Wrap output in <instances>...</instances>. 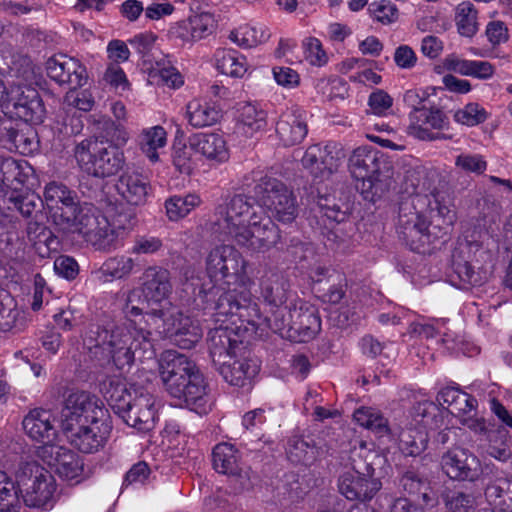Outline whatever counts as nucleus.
Instances as JSON below:
<instances>
[{
  "mask_svg": "<svg viewBox=\"0 0 512 512\" xmlns=\"http://www.w3.org/2000/svg\"><path fill=\"white\" fill-rule=\"evenodd\" d=\"M107 55L112 61L111 64L126 62L130 57V51L125 42L121 40H112L107 45Z\"/></svg>",
  "mask_w": 512,
  "mask_h": 512,
  "instance_id": "69168bd1",
  "label": "nucleus"
},
{
  "mask_svg": "<svg viewBox=\"0 0 512 512\" xmlns=\"http://www.w3.org/2000/svg\"><path fill=\"white\" fill-rule=\"evenodd\" d=\"M445 503L450 512H472L476 506L474 497L463 492L448 494Z\"/></svg>",
  "mask_w": 512,
  "mask_h": 512,
  "instance_id": "6e6d98bb",
  "label": "nucleus"
},
{
  "mask_svg": "<svg viewBox=\"0 0 512 512\" xmlns=\"http://www.w3.org/2000/svg\"><path fill=\"white\" fill-rule=\"evenodd\" d=\"M74 157L82 171L97 178L114 176L125 164L124 153L117 146L92 138L75 146Z\"/></svg>",
  "mask_w": 512,
  "mask_h": 512,
  "instance_id": "4468645a",
  "label": "nucleus"
},
{
  "mask_svg": "<svg viewBox=\"0 0 512 512\" xmlns=\"http://www.w3.org/2000/svg\"><path fill=\"white\" fill-rule=\"evenodd\" d=\"M103 81L116 92L129 90L130 84L124 70L117 64H109L103 74Z\"/></svg>",
  "mask_w": 512,
  "mask_h": 512,
  "instance_id": "603ef678",
  "label": "nucleus"
},
{
  "mask_svg": "<svg viewBox=\"0 0 512 512\" xmlns=\"http://www.w3.org/2000/svg\"><path fill=\"white\" fill-rule=\"evenodd\" d=\"M276 134L284 146L299 144L307 135L305 118L297 108L285 110L276 123Z\"/></svg>",
  "mask_w": 512,
  "mask_h": 512,
  "instance_id": "cd10ccee",
  "label": "nucleus"
},
{
  "mask_svg": "<svg viewBox=\"0 0 512 512\" xmlns=\"http://www.w3.org/2000/svg\"><path fill=\"white\" fill-rule=\"evenodd\" d=\"M214 60L220 73L233 78H242L249 69L246 57L234 49H218Z\"/></svg>",
  "mask_w": 512,
  "mask_h": 512,
  "instance_id": "2f4dec72",
  "label": "nucleus"
},
{
  "mask_svg": "<svg viewBox=\"0 0 512 512\" xmlns=\"http://www.w3.org/2000/svg\"><path fill=\"white\" fill-rule=\"evenodd\" d=\"M315 88L328 99L341 98L344 99L348 88L344 80L340 78H321L317 80Z\"/></svg>",
  "mask_w": 512,
  "mask_h": 512,
  "instance_id": "8fccbe9b",
  "label": "nucleus"
},
{
  "mask_svg": "<svg viewBox=\"0 0 512 512\" xmlns=\"http://www.w3.org/2000/svg\"><path fill=\"white\" fill-rule=\"evenodd\" d=\"M213 467L218 473L234 475L238 471V450L229 443L217 444L212 453Z\"/></svg>",
  "mask_w": 512,
  "mask_h": 512,
  "instance_id": "58836bf2",
  "label": "nucleus"
},
{
  "mask_svg": "<svg viewBox=\"0 0 512 512\" xmlns=\"http://www.w3.org/2000/svg\"><path fill=\"white\" fill-rule=\"evenodd\" d=\"M189 144L195 153L204 157L212 165L225 163L229 159V149L224 137L218 133H196L189 137Z\"/></svg>",
  "mask_w": 512,
  "mask_h": 512,
  "instance_id": "a878e982",
  "label": "nucleus"
},
{
  "mask_svg": "<svg viewBox=\"0 0 512 512\" xmlns=\"http://www.w3.org/2000/svg\"><path fill=\"white\" fill-rule=\"evenodd\" d=\"M409 135L419 140L432 141L438 138L434 130H443L448 127L447 116L437 107H424L409 113Z\"/></svg>",
  "mask_w": 512,
  "mask_h": 512,
  "instance_id": "5701e85b",
  "label": "nucleus"
},
{
  "mask_svg": "<svg viewBox=\"0 0 512 512\" xmlns=\"http://www.w3.org/2000/svg\"><path fill=\"white\" fill-rule=\"evenodd\" d=\"M36 454L45 464L53 468L60 478L79 482L83 473V462L75 452L60 445L46 444L39 446Z\"/></svg>",
  "mask_w": 512,
  "mask_h": 512,
  "instance_id": "6ab92c4d",
  "label": "nucleus"
},
{
  "mask_svg": "<svg viewBox=\"0 0 512 512\" xmlns=\"http://www.w3.org/2000/svg\"><path fill=\"white\" fill-rule=\"evenodd\" d=\"M206 272L212 286L203 289L207 302L233 298L235 302H243L240 294L247 291L249 279L246 277V261L231 245H220L213 248L206 258Z\"/></svg>",
  "mask_w": 512,
  "mask_h": 512,
  "instance_id": "0eeeda50",
  "label": "nucleus"
},
{
  "mask_svg": "<svg viewBox=\"0 0 512 512\" xmlns=\"http://www.w3.org/2000/svg\"><path fill=\"white\" fill-rule=\"evenodd\" d=\"M288 287L287 280L281 274L268 273L262 277L260 282L261 296L272 309L275 308V310H272L271 317L265 316L267 322L262 326L269 327V324L276 320V315L277 318H281L289 310L285 305L288 299ZM262 316L264 317V315Z\"/></svg>",
  "mask_w": 512,
  "mask_h": 512,
  "instance_id": "393cba45",
  "label": "nucleus"
},
{
  "mask_svg": "<svg viewBox=\"0 0 512 512\" xmlns=\"http://www.w3.org/2000/svg\"><path fill=\"white\" fill-rule=\"evenodd\" d=\"M288 456L292 462L308 464L316 457V448L301 438L291 440Z\"/></svg>",
  "mask_w": 512,
  "mask_h": 512,
  "instance_id": "09e8293b",
  "label": "nucleus"
},
{
  "mask_svg": "<svg viewBox=\"0 0 512 512\" xmlns=\"http://www.w3.org/2000/svg\"><path fill=\"white\" fill-rule=\"evenodd\" d=\"M161 381L167 393L198 414L210 409L207 384L196 364L175 350L164 351L158 361Z\"/></svg>",
  "mask_w": 512,
  "mask_h": 512,
  "instance_id": "39448f33",
  "label": "nucleus"
},
{
  "mask_svg": "<svg viewBox=\"0 0 512 512\" xmlns=\"http://www.w3.org/2000/svg\"><path fill=\"white\" fill-rule=\"evenodd\" d=\"M348 168L352 177L361 181L358 188L368 201H376L391 186L392 179L387 164L381 161L377 151L369 146H360L352 151L348 159Z\"/></svg>",
  "mask_w": 512,
  "mask_h": 512,
  "instance_id": "9d476101",
  "label": "nucleus"
},
{
  "mask_svg": "<svg viewBox=\"0 0 512 512\" xmlns=\"http://www.w3.org/2000/svg\"><path fill=\"white\" fill-rule=\"evenodd\" d=\"M127 321L108 327H97L90 331L87 346L98 354V350L106 352L114 365L123 370L130 368L136 360L144 361L155 356V350L150 338L151 333L137 328L127 317Z\"/></svg>",
  "mask_w": 512,
  "mask_h": 512,
  "instance_id": "20e7f679",
  "label": "nucleus"
},
{
  "mask_svg": "<svg viewBox=\"0 0 512 512\" xmlns=\"http://www.w3.org/2000/svg\"><path fill=\"white\" fill-rule=\"evenodd\" d=\"M272 74L275 82L285 89H294L300 85V75L290 67L275 66Z\"/></svg>",
  "mask_w": 512,
  "mask_h": 512,
  "instance_id": "13d9d810",
  "label": "nucleus"
},
{
  "mask_svg": "<svg viewBox=\"0 0 512 512\" xmlns=\"http://www.w3.org/2000/svg\"><path fill=\"white\" fill-rule=\"evenodd\" d=\"M440 464L449 478L459 481H478L484 472L479 458L462 447H453L446 451Z\"/></svg>",
  "mask_w": 512,
  "mask_h": 512,
  "instance_id": "aec40b11",
  "label": "nucleus"
},
{
  "mask_svg": "<svg viewBox=\"0 0 512 512\" xmlns=\"http://www.w3.org/2000/svg\"><path fill=\"white\" fill-rule=\"evenodd\" d=\"M166 142V131L159 125L143 129L138 136L140 150L153 163L159 160L158 149L163 148Z\"/></svg>",
  "mask_w": 512,
  "mask_h": 512,
  "instance_id": "c9c22d12",
  "label": "nucleus"
},
{
  "mask_svg": "<svg viewBox=\"0 0 512 512\" xmlns=\"http://www.w3.org/2000/svg\"><path fill=\"white\" fill-rule=\"evenodd\" d=\"M56 273L66 279H74L78 274L77 262L69 256H59L54 262Z\"/></svg>",
  "mask_w": 512,
  "mask_h": 512,
  "instance_id": "0e129e2a",
  "label": "nucleus"
},
{
  "mask_svg": "<svg viewBox=\"0 0 512 512\" xmlns=\"http://www.w3.org/2000/svg\"><path fill=\"white\" fill-rule=\"evenodd\" d=\"M400 487L411 496L421 497L426 506L436 503L429 480L417 471H406L400 478Z\"/></svg>",
  "mask_w": 512,
  "mask_h": 512,
  "instance_id": "f704fd0d",
  "label": "nucleus"
},
{
  "mask_svg": "<svg viewBox=\"0 0 512 512\" xmlns=\"http://www.w3.org/2000/svg\"><path fill=\"white\" fill-rule=\"evenodd\" d=\"M447 411L429 400L417 402L394 429L400 450L408 456L420 455L427 447L429 432L444 424Z\"/></svg>",
  "mask_w": 512,
  "mask_h": 512,
  "instance_id": "1a4fd4ad",
  "label": "nucleus"
},
{
  "mask_svg": "<svg viewBox=\"0 0 512 512\" xmlns=\"http://www.w3.org/2000/svg\"><path fill=\"white\" fill-rule=\"evenodd\" d=\"M186 116L191 126L204 128L216 124L221 118V112L212 103L194 99L186 106Z\"/></svg>",
  "mask_w": 512,
  "mask_h": 512,
  "instance_id": "72a5a7b5",
  "label": "nucleus"
},
{
  "mask_svg": "<svg viewBox=\"0 0 512 512\" xmlns=\"http://www.w3.org/2000/svg\"><path fill=\"white\" fill-rule=\"evenodd\" d=\"M138 268L137 262L130 256L117 255L108 258L100 267L99 279L103 282H110L114 279H126Z\"/></svg>",
  "mask_w": 512,
  "mask_h": 512,
  "instance_id": "473e14b6",
  "label": "nucleus"
},
{
  "mask_svg": "<svg viewBox=\"0 0 512 512\" xmlns=\"http://www.w3.org/2000/svg\"><path fill=\"white\" fill-rule=\"evenodd\" d=\"M162 240L154 236H142L135 241L132 252L136 254H153L162 248Z\"/></svg>",
  "mask_w": 512,
  "mask_h": 512,
  "instance_id": "774afa93",
  "label": "nucleus"
},
{
  "mask_svg": "<svg viewBox=\"0 0 512 512\" xmlns=\"http://www.w3.org/2000/svg\"><path fill=\"white\" fill-rule=\"evenodd\" d=\"M152 319L159 332L181 349L193 348L203 336L199 323L172 303H167L165 308L154 309Z\"/></svg>",
  "mask_w": 512,
  "mask_h": 512,
  "instance_id": "dca6fc26",
  "label": "nucleus"
},
{
  "mask_svg": "<svg viewBox=\"0 0 512 512\" xmlns=\"http://www.w3.org/2000/svg\"><path fill=\"white\" fill-rule=\"evenodd\" d=\"M194 148L191 144L175 142L172 148V162L179 172L190 174L195 166Z\"/></svg>",
  "mask_w": 512,
  "mask_h": 512,
  "instance_id": "a18cd8bd",
  "label": "nucleus"
},
{
  "mask_svg": "<svg viewBox=\"0 0 512 512\" xmlns=\"http://www.w3.org/2000/svg\"><path fill=\"white\" fill-rule=\"evenodd\" d=\"M0 142L10 150L27 155L34 152L38 147L36 134L29 128L27 132L16 130L10 120L0 115Z\"/></svg>",
  "mask_w": 512,
  "mask_h": 512,
  "instance_id": "c756f323",
  "label": "nucleus"
},
{
  "mask_svg": "<svg viewBox=\"0 0 512 512\" xmlns=\"http://www.w3.org/2000/svg\"><path fill=\"white\" fill-rule=\"evenodd\" d=\"M430 92L428 89H409L403 95L404 103L415 111L425 107L424 103L428 100Z\"/></svg>",
  "mask_w": 512,
  "mask_h": 512,
  "instance_id": "338daca9",
  "label": "nucleus"
},
{
  "mask_svg": "<svg viewBox=\"0 0 512 512\" xmlns=\"http://www.w3.org/2000/svg\"><path fill=\"white\" fill-rule=\"evenodd\" d=\"M229 357L218 366L224 380L234 386H244L259 371L256 361L244 356Z\"/></svg>",
  "mask_w": 512,
  "mask_h": 512,
  "instance_id": "7c9ffc66",
  "label": "nucleus"
},
{
  "mask_svg": "<svg viewBox=\"0 0 512 512\" xmlns=\"http://www.w3.org/2000/svg\"><path fill=\"white\" fill-rule=\"evenodd\" d=\"M201 198L195 193L174 195L165 201L166 215L170 221H179L201 204Z\"/></svg>",
  "mask_w": 512,
  "mask_h": 512,
  "instance_id": "4c0bfd02",
  "label": "nucleus"
},
{
  "mask_svg": "<svg viewBox=\"0 0 512 512\" xmlns=\"http://www.w3.org/2000/svg\"><path fill=\"white\" fill-rule=\"evenodd\" d=\"M488 117L486 110L478 103H468L454 112L453 118L457 123L475 126L483 123Z\"/></svg>",
  "mask_w": 512,
  "mask_h": 512,
  "instance_id": "de8ad7c7",
  "label": "nucleus"
},
{
  "mask_svg": "<svg viewBox=\"0 0 512 512\" xmlns=\"http://www.w3.org/2000/svg\"><path fill=\"white\" fill-rule=\"evenodd\" d=\"M243 302L233 298L216 301L214 309L215 322L219 326L210 330L208 347L213 363L217 366L229 357H238L246 353L244 346L245 332H255L267 322L262 316L258 304L244 292L240 294Z\"/></svg>",
  "mask_w": 512,
  "mask_h": 512,
  "instance_id": "f03ea898",
  "label": "nucleus"
},
{
  "mask_svg": "<svg viewBox=\"0 0 512 512\" xmlns=\"http://www.w3.org/2000/svg\"><path fill=\"white\" fill-rule=\"evenodd\" d=\"M322 146L312 145L307 148L304 156L302 157V165L305 169L316 178H323L322 166Z\"/></svg>",
  "mask_w": 512,
  "mask_h": 512,
  "instance_id": "4d7b16f0",
  "label": "nucleus"
},
{
  "mask_svg": "<svg viewBox=\"0 0 512 512\" xmlns=\"http://www.w3.org/2000/svg\"><path fill=\"white\" fill-rule=\"evenodd\" d=\"M9 209L18 210L23 216L30 217L36 208L34 196L11 195L8 198Z\"/></svg>",
  "mask_w": 512,
  "mask_h": 512,
  "instance_id": "e2e57ef3",
  "label": "nucleus"
},
{
  "mask_svg": "<svg viewBox=\"0 0 512 512\" xmlns=\"http://www.w3.org/2000/svg\"><path fill=\"white\" fill-rule=\"evenodd\" d=\"M456 166L466 172L481 174L486 170L487 163L481 155L461 154L456 158Z\"/></svg>",
  "mask_w": 512,
  "mask_h": 512,
  "instance_id": "bf43d9fd",
  "label": "nucleus"
},
{
  "mask_svg": "<svg viewBox=\"0 0 512 512\" xmlns=\"http://www.w3.org/2000/svg\"><path fill=\"white\" fill-rule=\"evenodd\" d=\"M270 37L264 26L244 25L230 33L229 38L237 45L251 48L266 42Z\"/></svg>",
  "mask_w": 512,
  "mask_h": 512,
  "instance_id": "a19ab883",
  "label": "nucleus"
},
{
  "mask_svg": "<svg viewBox=\"0 0 512 512\" xmlns=\"http://www.w3.org/2000/svg\"><path fill=\"white\" fill-rule=\"evenodd\" d=\"M426 212L432 217H438L446 226H452L457 219L453 201L446 192L436 189L428 193L417 191L411 196L410 203L401 204L397 223L399 236L412 249H418L419 244L428 238Z\"/></svg>",
  "mask_w": 512,
  "mask_h": 512,
  "instance_id": "423d86ee",
  "label": "nucleus"
},
{
  "mask_svg": "<svg viewBox=\"0 0 512 512\" xmlns=\"http://www.w3.org/2000/svg\"><path fill=\"white\" fill-rule=\"evenodd\" d=\"M261 204L244 195H235L216 210L218 230L237 245L252 252H265L280 241L277 225L267 216L262 206L282 223H291L297 217L296 198L282 182L262 180L255 187Z\"/></svg>",
  "mask_w": 512,
  "mask_h": 512,
  "instance_id": "f257e3e1",
  "label": "nucleus"
},
{
  "mask_svg": "<svg viewBox=\"0 0 512 512\" xmlns=\"http://www.w3.org/2000/svg\"><path fill=\"white\" fill-rule=\"evenodd\" d=\"M19 491L15 482L0 470V512H19Z\"/></svg>",
  "mask_w": 512,
  "mask_h": 512,
  "instance_id": "37998d69",
  "label": "nucleus"
},
{
  "mask_svg": "<svg viewBox=\"0 0 512 512\" xmlns=\"http://www.w3.org/2000/svg\"><path fill=\"white\" fill-rule=\"evenodd\" d=\"M171 293L169 271L159 266H150L142 273L141 288L132 289L128 293L124 313L126 317H137L149 306L165 308L167 303H170L168 298ZM154 309L152 308L151 313Z\"/></svg>",
  "mask_w": 512,
  "mask_h": 512,
  "instance_id": "f8f14e48",
  "label": "nucleus"
},
{
  "mask_svg": "<svg viewBox=\"0 0 512 512\" xmlns=\"http://www.w3.org/2000/svg\"><path fill=\"white\" fill-rule=\"evenodd\" d=\"M368 105L375 115H386L393 105L392 97L383 90H377L370 94Z\"/></svg>",
  "mask_w": 512,
  "mask_h": 512,
  "instance_id": "052dcab7",
  "label": "nucleus"
},
{
  "mask_svg": "<svg viewBox=\"0 0 512 512\" xmlns=\"http://www.w3.org/2000/svg\"><path fill=\"white\" fill-rule=\"evenodd\" d=\"M16 477L23 501L28 507L48 509L53 506L56 482L48 470L34 461L22 462Z\"/></svg>",
  "mask_w": 512,
  "mask_h": 512,
  "instance_id": "2eb2a0df",
  "label": "nucleus"
},
{
  "mask_svg": "<svg viewBox=\"0 0 512 512\" xmlns=\"http://www.w3.org/2000/svg\"><path fill=\"white\" fill-rule=\"evenodd\" d=\"M238 122L246 134H254L267 126V113L258 104L244 103L238 108Z\"/></svg>",
  "mask_w": 512,
  "mask_h": 512,
  "instance_id": "e433bc0d",
  "label": "nucleus"
},
{
  "mask_svg": "<svg viewBox=\"0 0 512 512\" xmlns=\"http://www.w3.org/2000/svg\"><path fill=\"white\" fill-rule=\"evenodd\" d=\"M100 390L113 410L124 422L138 430L148 432L156 421V399L141 387L129 384L119 376H110L100 384Z\"/></svg>",
  "mask_w": 512,
  "mask_h": 512,
  "instance_id": "6e6552de",
  "label": "nucleus"
},
{
  "mask_svg": "<svg viewBox=\"0 0 512 512\" xmlns=\"http://www.w3.org/2000/svg\"><path fill=\"white\" fill-rule=\"evenodd\" d=\"M322 168L323 178L335 172L342 160L345 158L343 146L337 142H329L322 146Z\"/></svg>",
  "mask_w": 512,
  "mask_h": 512,
  "instance_id": "c03bdc74",
  "label": "nucleus"
},
{
  "mask_svg": "<svg viewBox=\"0 0 512 512\" xmlns=\"http://www.w3.org/2000/svg\"><path fill=\"white\" fill-rule=\"evenodd\" d=\"M61 428L70 443L81 452L94 453L105 445L112 422L102 400L88 392L75 391L65 399Z\"/></svg>",
  "mask_w": 512,
  "mask_h": 512,
  "instance_id": "7ed1b4c3",
  "label": "nucleus"
},
{
  "mask_svg": "<svg viewBox=\"0 0 512 512\" xmlns=\"http://www.w3.org/2000/svg\"><path fill=\"white\" fill-rule=\"evenodd\" d=\"M269 328L281 334L288 328L298 335L300 342H308L320 332L321 320L313 306L301 304L289 309L281 318L276 317Z\"/></svg>",
  "mask_w": 512,
  "mask_h": 512,
  "instance_id": "a211bd4d",
  "label": "nucleus"
},
{
  "mask_svg": "<svg viewBox=\"0 0 512 512\" xmlns=\"http://www.w3.org/2000/svg\"><path fill=\"white\" fill-rule=\"evenodd\" d=\"M0 108L25 122L41 123L45 108L38 91L27 85L4 83V93L0 95Z\"/></svg>",
  "mask_w": 512,
  "mask_h": 512,
  "instance_id": "f3484780",
  "label": "nucleus"
},
{
  "mask_svg": "<svg viewBox=\"0 0 512 512\" xmlns=\"http://www.w3.org/2000/svg\"><path fill=\"white\" fill-rule=\"evenodd\" d=\"M353 419L360 426L381 436L389 432L387 419L375 408L360 407L355 410Z\"/></svg>",
  "mask_w": 512,
  "mask_h": 512,
  "instance_id": "ea45409f",
  "label": "nucleus"
},
{
  "mask_svg": "<svg viewBox=\"0 0 512 512\" xmlns=\"http://www.w3.org/2000/svg\"><path fill=\"white\" fill-rule=\"evenodd\" d=\"M477 400L466 392H461L450 413L461 419L462 417L476 411Z\"/></svg>",
  "mask_w": 512,
  "mask_h": 512,
  "instance_id": "680f3d73",
  "label": "nucleus"
},
{
  "mask_svg": "<svg viewBox=\"0 0 512 512\" xmlns=\"http://www.w3.org/2000/svg\"><path fill=\"white\" fill-rule=\"evenodd\" d=\"M44 200L51 218L59 231L64 234L81 235L84 228V211L93 204L77 200L75 191L60 182H50L44 190Z\"/></svg>",
  "mask_w": 512,
  "mask_h": 512,
  "instance_id": "9b49d317",
  "label": "nucleus"
},
{
  "mask_svg": "<svg viewBox=\"0 0 512 512\" xmlns=\"http://www.w3.org/2000/svg\"><path fill=\"white\" fill-rule=\"evenodd\" d=\"M371 16L382 24H390L397 20L398 10L389 0L374 1L369 5Z\"/></svg>",
  "mask_w": 512,
  "mask_h": 512,
  "instance_id": "3c124183",
  "label": "nucleus"
},
{
  "mask_svg": "<svg viewBox=\"0 0 512 512\" xmlns=\"http://www.w3.org/2000/svg\"><path fill=\"white\" fill-rule=\"evenodd\" d=\"M366 473L350 469L343 472L338 480L339 492L348 500H371L381 489V481L374 477V469L367 464Z\"/></svg>",
  "mask_w": 512,
  "mask_h": 512,
  "instance_id": "412c9836",
  "label": "nucleus"
},
{
  "mask_svg": "<svg viewBox=\"0 0 512 512\" xmlns=\"http://www.w3.org/2000/svg\"><path fill=\"white\" fill-rule=\"evenodd\" d=\"M84 228L81 237L96 250L110 251L116 249L119 240L132 229L131 216L118 214L109 219L97 207H89L84 211Z\"/></svg>",
  "mask_w": 512,
  "mask_h": 512,
  "instance_id": "ddd939ff",
  "label": "nucleus"
},
{
  "mask_svg": "<svg viewBox=\"0 0 512 512\" xmlns=\"http://www.w3.org/2000/svg\"><path fill=\"white\" fill-rule=\"evenodd\" d=\"M23 429L27 436L43 445L53 444L51 441L56 436L54 417L49 410L35 408L30 410L22 421Z\"/></svg>",
  "mask_w": 512,
  "mask_h": 512,
  "instance_id": "bb28decb",
  "label": "nucleus"
},
{
  "mask_svg": "<svg viewBox=\"0 0 512 512\" xmlns=\"http://www.w3.org/2000/svg\"><path fill=\"white\" fill-rule=\"evenodd\" d=\"M118 194L131 205H142L151 191L150 181L137 171H126L116 183Z\"/></svg>",
  "mask_w": 512,
  "mask_h": 512,
  "instance_id": "c85d7f7f",
  "label": "nucleus"
},
{
  "mask_svg": "<svg viewBox=\"0 0 512 512\" xmlns=\"http://www.w3.org/2000/svg\"><path fill=\"white\" fill-rule=\"evenodd\" d=\"M48 77L59 85L74 88L86 84L88 75L86 67L76 58L65 54L54 55L46 62Z\"/></svg>",
  "mask_w": 512,
  "mask_h": 512,
  "instance_id": "4be33fe9",
  "label": "nucleus"
},
{
  "mask_svg": "<svg viewBox=\"0 0 512 512\" xmlns=\"http://www.w3.org/2000/svg\"><path fill=\"white\" fill-rule=\"evenodd\" d=\"M154 73V77L157 76L158 81L169 88L177 89L184 83L183 76L170 60L157 61Z\"/></svg>",
  "mask_w": 512,
  "mask_h": 512,
  "instance_id": "49530a36",
  "label": "nucleus"
},
{
  "mask_svg": "<svg viewBox=\"0 0 512 512\" xmlns=\"http://www.w3.org/2000/svg\"><path fill=\"white\" fill-rule=\"evenodd\" d=\"M305 59L312 66L321 67L328 62V56L319 39L310 37L303 41Z\"/></svg>",
  "mask_w": 512,
  "mask_h": 512,
  "instance_id": "864d4df0",
  "label": "nucleus"
},
{
  "mask_svg": "<svg viewBox=\"0 0 512 512\" xmlns=\"http://www.w3.org/2000/svg\"><path fill=\"white\" fill-rule=\"evenodd\" d=\"M455 23L458 32L465 37H472L478 31L477 10L473 3L463 1L455 9Z\"/></svg>",
  "mask_w": 512,
  "mask_h": 512,
  "instance_id": "79ce46f5",
  "label": "nucleus"
},
{
  "mask_svg": "<svg viewBox=\"0 0 512 512\" xmlns=\"http://www.w3.org/2000/svg\"><path fill=\"white\" fill-rule=\"evenodd\" d=\"M64 98V103L80 111H90L94 106V98L88 90H77L71 87Z\"/></svg>",
  "mask_w": 512,
  "mask_h": 512,
  "instance_id": "5fc2aeb1",
  "label": "nucleus"
},
{
  "mask_svg": "<svg viewBox=\"0 0 512 512\" xmlns=\"http://www.w3.org/2000/svg\"><path fill=\"white\" fill-rule=\"evenodd\" d=\"M215 16L209 12L195 13L186 20L175 23L169 29L172 38L179 39L183 44H193L207 38L216 29Z\"/></svg>",
  "mask_w": 512,
  "mask_h": 512,
  "instance_id": "b1692460",
  "label": "nucleus"
}]
</instances>
